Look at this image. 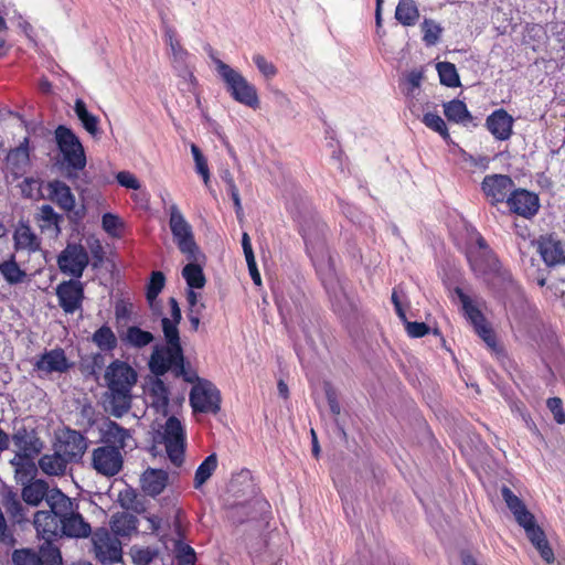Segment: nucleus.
I'll use <instances>...</instances> for the list:
<instances>
[{
    "label": "nucleus",
    "mask_w": 565,
    "mask_h": 565,
    "mask_svg": "<svg viewBox=\"0 0 565 565\" xmlns=\"http://www.w3.org/2000/svg\"><path fill=\"white\" fill-rule=\"evenodd\" d=\"M47 191L51 200L64 211L70 212L75 207V196L66 183L53 180L47 183Z\"/></svg>",
    "instance_id": "nucleus-27"
},
{
    "label": "nucleus",
    "mask_w": 565,
    "mask_h": 565,
    "mask_svg": "<svg viewBox=\"0 0 565 565\" xmlns=\"http://www.w3.org/2000/svg\"><path fill=\"white\" fill-rule=\"evenodd\" d=\"M455 295L458 297L463 317L473 327L476 333L489 345L494 348L497 344V337L490 324L488 323L484 315L477 306V303L463 291L460 287H455Z\"/></svg>",
    "instance_id": "nucleus-6"
},
{
    "label": "nucleus",
    "mask_w": 565,
    "mask_h": 565,
    "mask_svg": "<svg viewBox=\"0 0 565 565\" xmlns=\"http://www.w3.org/2000/svg\"><path fill=\"white\" fill-rule=\"evenodd\" d=\"M169 476L162 469H147L141 476V489L151 497L160 494L168 484Z\"/></svg>",
    "instance_id": "nucleus-26"
},
{
    "label": "nucleus",
    "mask_w": 565,
    "mask_h": 565,
    "mask_svg": "<svg viewBox=\"0 0 565 565\" xmlns=\"http://www.w3.org/2000/svg\"><path fill=\"white\" fill-rule=\"evenodd\" d=\"M135 527L134 518L126 513L114 516L111 521V533L115 535H128L132 530H135Z\"/></svg>",
    "instance_id": "nucleus-46"
},
{
    "label": "nucleus",
    "mask_w": 565,
    "mask_h": 565,
    "mask_svg": "<svg viewBox=\"0 0 565 565\" xmlns=\"http://www.w3.org/2000/svg\"><path fill=\"white\" fill-rule=\"evenodd\" d=\"M89 263L86 248L76 243H68L57 257L60 270L74 278H81Z\"/></svg>",
    "instance_id": "nucleus-15"
},
{
    "label": "nucleus",
    "mask_w": 565,
    "mask_h": 565,
    "mask_svg": "<svg viewBox=\"0 0 565 565\" xmlns=\"http://www.w3.org/2000/svg\"><path fill=\"white\" fill-rule=\"evenodd\" d=\"M253 62L265 78L270 79L277 75L276 66L265 56L256 54L253 56Z\"/></svg>",
    "instance_id": "nucleus-54"
},
{
    "label": "nucleus",
    "mask_w": 565,
    "mask_h": 565,
    "mask_svg": "<svg viewBox=\"0 0 565 565\" xmlns=\"http://www.w3.org/2000/svg\"><path fill=\"white\" fill-rule=\"evenodd\" d=\"M406 322L407 334L412 338H422L429 333V327L425 322Z\"/></svg>",
    "instance_id": "nucleus-58"
},
{
    "label": "nucleus",
    "mask_w": 565,
    "mask_h": 565,
    "mask_svg": "<svg viewBox=\"0 0 565 565\" xmlns=\"http://www.w3.org/2000/svg\"><path fill=\"white\" fill-rule=\"evenodd\" d=\"M164 287V276L161 271H153L147 289V299L150 305L157 299Z\"/></svg>",
    "instance_id": "nucleus-52"
},
{
    "label": "nucleus",
    "mask_w": 565,
    "mask_h": 565,
    "mask_svg": "<svg viewBox=\"0 0 565 565\" xmlns=\"http://www.w3.org/2000/svg\"><path fill=\"white\" fill-rule=\"evenodd\" d=\"M55 489L49 490V486L45 481L36 479L30 481L22 489L23 500L31 505H39L43 499L47 502L50 494Z\"/></svg>",
    "instance_id": "nucleus-30"
},
{
    "label": "nucleus",
    "mask_w": 565,
    "mask_h": 565,
    "mask_svg": "<svg viewBox=\"0 0 565 565\" xmlns=\"http://www.w3.org/2000/svg\"><path fill=\"white\" fill-rule=\"evenodd\" d=\"M166 41L170 46L174 62L184 64L188 56V52L181 46L173 31H167Z\"/></svg>",
    "instance_id": "nucleus-51"
},
{
    "label": "nucleus",
    "mask_w": 565,
    "mask_h": 565,
    "mask_svg": "<svg viewBox=\"0 0 565 565\" xmlns=\"http://www.w3.org/2000/svg\"><path fill=\"white\" fill-rule=\"evenodd\" d=\"M40 557L43 564L46 565H62V556L60 550L52 544L51 541H45L40 547Z\"/></svg>",
    "instance_id": "nucleus-50"
},
{
    "label": "nucleus",
    "mask_w": 565,
    "mask_h": 565,
    "mask_svg": "<svg viewBox=\"0 0 565 565\" xmlns=\"http://www.w3.org/2000/svg\"><path fill=\"white\" fill-rule=\"evenodd\" d=\"M505 204L512 214L526 220L533 218L541 207L540 198L535 192L515 186Z\"/></svg>",
    "instance_id": "nucleus-16"
},
{
    "label": "nucleus",
    "mask_w": 565,
    "mask_h": 565,
    "mask_svg": "<svg viewBox=\"0 0 565 565\" xmlns=\"http://www.w3.org/2000/svg\"><path fill=\"white\" fill-rule=\"evenodd\" d=\"M247 263V266H248V270H249V275L254 281L255 285L257 286H260L262 285V278H260V274L257 269V265H256V260L255 258H252L246 260Z\"/></svg>",
    "instance_id": "nucleus-63"
},
{
    "label": "nucleus",
    "mask_w": 565,
    "mask_h": 565,
    "mask_svg": "<svg viewBox=\"0 0 565 565\" xmlns=\"http://www.w3.org/2000/svg\"><path fill=\"white\" fill-rule=\"evenodd\" d=\"M514 186L515 183L513 179L502 173L488 174L480 184L481 192L491 206L505 203Z\"/></svg>",
    "instance_id": "nucleus-14"
},
{
    "label": "nucleus",
    "mask_w": 565,
    "mask_h": 565,
    "mask_svg": "<svg viewBox=\"0 0 565 565\" xmlns=\"http://www.w3.org/2000/svg\"><path fill=\"white\" fill-rule=\"evenodd\" d=\"M440 83L447 87H458L460 78L455 64L450 62H439L436 65Z\"/></svg>",
    "instance_id": "nucleus-39"
},
{
    "label": "nucleus",
    "mask_w": 565,
    "mask_h": 565,
    "mask_svg": "<svg viewBox=\"0 0 565 565\" xmlns=\"http://www.w3.org/2000/svg\"><path fill=\"white\" fill-rule=\"evenodd\" d=\"M0 274L6 281L11 285L22 282L26 276L25 271L17 264L14 255H11L9 259L0 263Z\"/></svg>",
    "instance_id": "nucleus-35"
},
{
    "label": "nucleus",
    "mask_w": 565,
    "mask_h": 565,
    "mask_svg": "<svg viewBox=\"0 0 565 565\" xmlns=\"http://www.w3.org/2000/svg\"><path fill=\"white\" fill-rule=\"evenodd\" d=\"M135 494L131 491H126L120 494L121 505L126 509L137 510V507L134 503Z\"/></svg>",
    "instance_id": "nucleus-64"
},
{
    "label": "nucleus",
    "mask_w": 565,
    "mask_h": 565,
    "mask_svg": "<svg viewBox=\"0 0 565 565\" xmlns=\"http://www.w3.org/2000/svg\"><path fill=\"white\" fill-rule=\"evenodd\" d=\"M35 370L44 375L52 373H64L68 371L73 363L68 361L64 350L53 349L44 352L34 364Z\"/></svg>",
    "instance_id": "nucleus-20"
},
{
    "label": "nucleus",
    "mask_w": 565,
    "mask_h": 565,
    "mask_svg": "<svg viewBox=\"0 0 565 565\" xmlns=\"http://www.w3.org/2000/svg\"><path fill=\"white\" fill-rule=\"evenodd\" d=\"M162 441L170 462L180 467L184 461L185 433L178 418H168L163 426Z\"/></svg>",
    "instance_id": "nucleus-10"
},
{
    "label": "nucleus",
    "mask_w": 565,
    "mask_h": 565,
    "mask_svg": "<svg viewBox=\"0 0 565 565\" xmlns=\"http://www.w3.org/2000/svg\"><path fill=\"white\" fill-rule=\"evenodd\" d=\"M29 138H24L18 147L7 156V168L14 177H22L30 170Z\"/></svg>",
    "instance_id": "nucleus-23"
},
{
    "label": "nucleus",
    "mask_w": 565,
    "mask_h": 565,
    "mask_svg": "<svg viewBox=\"0 0 565 565\" xmlns=\"http://www.w3.org/2000/svg\"><path fill=\"white\" fill-rule=\"evenodd\" d=\"M55 449L70 462L77 461L85 454L87 441L78 431L65 428L56 434Z\"/></svg>",
    "instance_id": "nucleus-18"
},
{
    "label": "nucleus",
    "mask_w": 565,
    "mask_h": 565,
    "mask_svg": "<svg viewBox=\"0 0 565 565\" xmlns=\"http://www.w3.org/2000/svg\"><path fill=\"white\" fill-rule=\"evenodd\" d=\"M122 465V454L116 447L100 446L92 452V466L102 476H116L121 470Z\"/></svg>",
    "instance_id": "nucleus-17"
},
{
    "label": "nucleus",
    "mask_w": 565,
    "mask_h": 565,
    "mask_svg": "<svg viewBox=\"0 0 565 565\" xmlns=\"http://www.w3.org/2000/svg\"><path fill=\"white\" fill-rule=\"evenodd\" d=\"M93 552L98 562L111 565L121 559V543L106 529H97L92 535Z\"/></svg>",
    "instance_id": "nucleus-11"
},
{
    "label": "nucleus",
    "mask_w": 565,
    "mask_h": 565,
    "mask_svg": "<svg viewBox=\"0 0 565 565\" xmlns=\"http://www.w3.org/2000/svg\"><path fill=\"white\" fill-rule=\"evenodd\" d=\"M153 335L139 327H129L122 337V340L134 348H143L153 341Z\"/></svg>",
    "instance_id": "nucleus-37"
},
{
    "label": "nucleus",
    "mask_w": 565,
    "mask_h": 565,
    "mask_svg": "<svg viewBox=\"0 0 565 565\" xmlns=\"http://www.w3.org/2000/svg\"><path fill=\"white\" fill-rule=\"evenodd\" d=\"M47 505L58 515L62 535L70 537H86L90 533V526L78 513L77 504L66 497L61 490H54Z\"/></svg>",
    "instance_id": "nucleus-3"
},
{
    "label": "nucleus",
    "mask_w": 565,
    "mask_h": 565,
    "mask_svg": "<svg viewBox=\"0 0 565 565\" xmlns=\"http://www.w3.org/2000/svg\"><path fill=\"white\" fill-rule=\"evenodd\" d=\"M68 460L56 449L52 455H44L39 460L41 470L49 476H61L66 471Z\"/></svg>",
    "instance_id": "nucleus-32"
},
{
    "label": "nucleus",
    "mask_w": 565,
    "mask_h": 565,
    "mask_svg": "<svg viewBox=\"0 0 565 565\" xmlns=\"http://www.w3.org/2000/svg\"><path fill=\"white\" fill-rule=\"evenodd\" d=\"M132 562L136 565H149L154 558L158 557L159 552L153 547H132L130 550Z\"/></svg>",
    "instance_id": "nucleus-47"
},
{
    "label": "nucleus",
    "mask_w": 565,
    "mask_h": 565,
    "mask_svg": "<svg viewBox=\"0 0 565 565\" xmlns=\"http://www.w3.org/2000/svg\"><path fill=\"white\" fill-rule=\"evenodd\" d=\"M217 75L224 82L227 92L232 98L252 109H257L260 105L257 88L249 83L242 73L224 63L217 57L212 56Z\"/></svg>",
    "instance_id": "nucleus-4"
},
{
    "label": "nucleus",
    "mask_w": 565,
    "mask_h": 565,
    "mask_svg": "<svg viewBox=\"0 0 565 565\" xmlns=\"http://www.w3.org/2000/svg\"><path fill=\"white\" fill-rule=\"evenodd\" d=\"M169 305L170 317L161 319L166 344L154 345L149 360V369L157 376L163 375L170 370L181 374L184 370V356L178 329L182 319L181 309L175 298H170Z\"/></svg>",
    "instance_id": "nucleus-1"
},
{
    "label": "nucleus",
    "mask_w": 565,
    "mask_h": 565,
    "mask_svg": "<svg viewBox=\"0 0 565 565\" xmlns=\"http://www.w3.org/2000/svg\"><path fill=\"white\" fill-rule=\"evenodd\" d=\"M324 393L326 398L328 402V405L330 407V412L332 415L338 416L341 413V407L338 398L337 391L332 387V385L329 382L324 383Z\"/></svg>",
    "instance_id": "nucleus-57"
},
{
    "label": "nucleus",
    "mask_w": 565,
    "mask_h": 565,
    "mask_svg": "<svg viewBox=\"0 0 565 565\" xmlns=\"http://www.w3.org/2000/svg\"><path fill=\"white\" fill-rule=\"evenodd\" d=\"M169 225L179 249L186 255L190 262H198L200 253L194 242L192 227L177 205L170 206Z\"/></svg>",
    "instance_id": "nucleus-7"
},
{
    "label": "nucleus",
    "mask_w": 565,
    "mask_h": 565,
    "mask_svg": "<svg viewBox=\"0 0 565 565\" xmlns=\"http://www.w3.org/2000/svg\"><path fill=\"white\" fill-rule=\"evenodd\" d=\"M38 535L44 541L62 535L61 522L58 515L50 508V511H38L33 520Z\"/></svg>",
    "instance_id": "nucleus-21"
},
{
    "label": "nucleus",
    "mask_w": 565,
    "mask_h": 565,
    "mask_svg": "<svg viewBox=\"0 0 565 565\" xmlns=\"http://www.w3.org/2000/svg\"><path fill=\"white\" fill-rule=\"evenodd\" d=\"M501 494L507 503V507L513 514H516L518 510H521L525 507L524 502L516 495L514 492L507 486H503L501 489Z\"/></svg>",
    "instance_id": "nucleus-55"
},
{
    "label": "nucleus",
    "mask_w": 565,
    "mask_h": 565,
    "mask_svg": "<svg viewBox=\"0 0 565 565\" xmlns=\"http://www.w3.org/2000/svg\"><path fill=\"white\" fill-rule=\"evenodd\" d=\"M60 306L66 313H74L82 306L83 286L78 280L61 282L56 288Z\"/></svg>",
    "instance_id": "nucleus-19"
},
{
    "label": "nucleus",
    "mask_w": 565,
    "mask_h": 565,
    "mask_svg": "<svg viewBox=\"0 0 565 565\" xmlns=\"http://www.w3.org/2000/svg\"><path fill=\"white\" fill-rule=\"evenodd\" d=\"M0 542L12 546L15 543L13 532L8 527L7 521L0 511Z\"/></svg>",
    "instance_id": "nucleus-59"
},
{
    "label": "nucleus",
    "mask_w": 565,
    "mask_h": 565,
    "mask_svg": "<svg viewBox=\"0 0 565 565\" xmlns=\"http://www.w3.org/2000/svg\"><path fill=\"white\" fill-rule=\"evenodd\" d=\"M182 276L185 279L188 286L192 289H201L205 285V277L203 270L196 264H188L182 270Z\"/></svg>",
    "instance_id": "nucleus-41"
},
{
    "label": "nucleus",
    "mask_w": 565,
    "mask_h": 565,
    "mask_svg": "<svg viewBox=\"0 0 565 565\" xmlns=\"http://www.w3.org/2000/svg\"><path fill=\"white\" fill-rule=\"evenodd\" d=\"M145 393L152 408L163 415L168 414L169 390L162 380L150 379Z\"/></svg>",
    "instance_id": "nucleus-24"
},
{
    "label": "nucleus",
    "mask_w": 565,
    "mask_h": 565,
    "mask_svg": "<svg viewBox=\"0 0 565 565\" xmlns=\"http://www.w3.org/2000/svg\"><path fill=\"white\" fill-rule=\"evenodd\" d=\"M14 457L10 463L15 468L17 475L34 471L33 459L43 449V441L35 431L19 429L12 436Z\"/></svg>",
    "instance_id": "nucleus-5"
},
{
    "label": "nucleus",
    "mask_w": 565,
    "mask_h": 565,
    "mask_svg": "<svg viewBox=\"0 0 565 565\" xmlns=\"http://www.w3.org/2000/svg\"><path fill=\"white\" fill-rule=\"evenodd\" d=\"M116 180L121 186L126 189L139 190L141 188L140 181L129 171H119L116 174Z\"/></svg>",
    "instance_id": "nucleus-56"
},
{
    "label": "nucleus",
    "mask_w": 565,
    "mask_h": 565,
    "mask_svg": "<svg viewBox=\"0 0 565 565\" xmlns=\"http://www.w3.org/2000/svg\"><path fill=\"white\" fill-rule=\"evenodd\" d=\"M513 515L518 524L524 529L527 539L539 551L541 557L548 564L553 563L555 559L554 552L543 529L536 524L534 515L526 507L518 510L516 514Z\"/></svg>",
    "instance_id": "nucleus-8"
},
{
    "label": "nucleus",
    "mask_w": 565,
    "mask_h": 565,
    "mask_svg": "<svg viewBox=\"0 0 565 565\" xmlns=\"http://www.w3.org/2000/svg\"><path fill=\"white\" fill-rule=\"evenodd\" d=\"M190 404L194 413L216 414L221 405L220 391L210 381L199 379L191 390Z\"/></svg>",
    "instance_id": "nucleus-12"
},
{
    "label": "nucleus",
    "mask_w": 565,
    "mask_h": 565,
    "mask_svg": "<svg viewBox=\"0 0 565 565\" xmlns=\"http://www.w3.org/2000/svg\"><path fill=\"white\" fill-rule=\"evenodd\" d=\"M422 121L427 128L438 132L445 140L450 138L445 120L437 113L424 114Z\"/></svg>",
    "instance_id": "nucleus-43"
},
{
    "label": "nucleus",
    "mask_w": 565,
    "mask_h": 565,
    "mask_svg": "<svg viewBox=\"0 0 565 565\" xmlns=\"http://www.w3.org/2000/svg\"><path fill=\"white\" fill-rule=\"evenodd\" d=\"M173 552L179 561V565H194L195 564V552L194 550L183 543L182 541H175Z\"/></svg>",
    "instance_id": "nucleus-49"
},
{
    "label": "nucleus",
    "mask_w": 565,
    "mask_h": 565,
    "mask_svg": "<svg viewBox=\"0 0 565 565\" xmlns=\"http://www.w3.org/2000/svg\"><path fill=\"white\" fill-rule=\"evenodd\" d=\"M104 379L109 391L111 414L120 417L131 407V390L137 383V372L128 363L115 360L106 367Z\"/></svg>",
    "instance_id": "nucleus-2"
},
{
    "label": "nucleus",
    "mask_w": 565,
    "mask_h": 565,
    "mask_svg": "<svg viewBox=\"0 0 565 565\" xmlns=\"http://www.w3.org/2000/svg\"><path fill=\"white\" fill-rule=\"evenodd\" d=\"M55 139L68 168L83 170L86 166L84 148L73 131L64 126L55 130Z\"/></svg>",
    "instance_id": "nucleus-9"
},
{
    "label": "nucleus",
    "mask_w": 565,
    "mask_h": 565,
    "mask_svg": "<svg viewBox=\"0 0 565 565\" xmlns=\"http://www.w3.org/2000/svg\"><path fill=\"white\" fill-rule=\"evenodd\" d=\"M14 565H43L40 555L31 548L15 550L12 554Z\"/></svg>",
    "instance_id": "nucleus-45"
},
{
    "label": "nucleus",
    "mask_w": 565,
    "mask_h": 565,
    "mask_svg": "<svg viewBox=\"0 0 565 565\" xmlns=\"http://www.w3.org/2000/svg\"><path fill=\"white\" fill-rule=\"evenodd\" d=\"M301 233H302V237L305 239L307 254L309 255V257L313 262L315 258H316V255H317L315 241L310 238V236H309V234L307 233L306 230H302Z\"/></svg>",
    "instance_id": "nucleus-62"
},
{
    "label": "nucleus",
    "mask_w": 565,
    "mask_h": 565,
    "mask_svg": "<svg viewBox=\"0 0 565 565\" xmlns=\"http://www.w3.org/2000/svg\"><path fill=\"white\" fill-rule=\"evenodd\" d=\"M487 128L500 141H505L513 134V118L503 108L494 110L487 118Z\"/></svg>",
    "instance_id": "nucleus-22"
},
{
    "label": "nucleus",
    "mask_w": 565,
    "mask_h": 565,
    "mask_svg": "<svg viewBox=\"0 0 565 565\" xmlns=\"http://www.w3.org/2000/svg\"><path fill=\"white\" fill-rule=\"evenodd\" d=\"M129 438V431L115 422H108L102 428V439L106 444L105 446L116 447L121 450L127 446Z\"/></svg>",
    "instance_id": "nucleus-29"
},
{
    "label": "nucleus",
    "mask_w": 565,
    "mask_h": 565,
    "mask_svg": "<svg viewBox=\"0 0 565 565\" xmlns=\"http://www.w3.org/2000/svg\"><path fill=\"white\" fill-rule=\"evenodd\" d=\"M546 407L552 413L553 419L558 425L565 424V409L561 397H550L546 399Z\"/></svg>",
    "instance_id": "nucleus-53"
},
{
    "label": "nucleus",
    "mask_w": 565,
    "mask_h": 565,
    "mask_svg": "<svg viewBox=\"0 0 565 565\" xmlns=\"http://www.w3.org/2000/svg\"><path fill=\"white\" fill-rule=\"evenodd\" d=\"M217 467V458L215 454L207 456L198 467L194 476V487L201 488L213 475Z\"/></svg>",
    "instance_id": "nucleus-38"
},
{
    "label": "nucleus",
    "mask_w": 565,
    "mask_h": 565,
    "mask_svg": "<svg viewBox=\"0 0 565 565\" xmlns=\"http://www.w3.org/2000/svg\"><path fill=\"white\" fill-rule=\"evenodd\" d=\"M533 245L547 268H557L565 265V244L556 233L540 235L533 242Z\"/></svg>",
    "instance_id": "nucleus-13"
},
{
    "label": "nucleus",
    "mask_w": 565,
    "mask_h": 565,
    "mask_svg": "<svg viewBox=\"0 0 565 565\" xmlns=\"http://www.w3.org/2000/svg\"><path fill=\"white\" fill-rule=\"evenodd\" d=\"M74 110H75L76 116L81 120L83 127L85 128V130L87 132H89L90 135L96 136L98 132V124H99L98 117L90 114L87 110L86 105L82 99H77L75 102Z\"/></svg>",
    "instance_id": "nucleus-36"
},
{
    "label": "nucleus",
    "mask_w": 565,
    "mask_h": 565,
    "mask_svg": "<svg viewBox=\"0 0 565 565\" xmlns=\"http://www.w3.org/2000/svg\"><path fill=\"white\" fill-rule=\"evenodd\" d=\"M61 216L50 205H43L39 213V226L43 232L56 237L61 233Z\"/></svg>",
    "instance_id": "nucleus-34"
},
{
    "label": "nucleus",
    "mask_w": 565,
    "mask_h": 565,
    "mask_svg": "<svg viewBox=\"0 0 565 565\" xmlns=\"http://www.w3.org/2000/svg\"><path fill=\"white\" fill-rule=\"evenodd\" d=\"M465 161L469 162L470 166H472L481 171H486L490 164V158L488 156L475 157L472 154H466Z\"/></svg>",
    "instance_id": "nucleus-60"
},
{
    "label": "nucleus",
    "mask_w": 565,
    "mask_h": 565,
    "mask_svg": "<svg viewBox=\"0 0 565 565\" xmlns=\"http://www.w3.org/2000/svg\"><path fill=\"white\" fill-rule=\"evenodd\" d=\"M444 114L449 121L467 125L473 117L467 108V105L459 99H452L444 104Z\"/></svg>",
    "instance_id": "nucleus-33"
},
{
    "label": "nucleus",
    "mask_w": 565,
    "mask_h": 565,
    "mask_svg": "<svg viewBox=\"0 0 565 565\" xmlns=\"http://www.w3.org/2000/svg\"><path fill=\"white\" fill-rule=\"evenodd\" d=\"M93 342L102 351H110L116 348L117 338H116L114 331L109 327L103 326L94 332Z\"/></svg>",
    "instance_id": "nucleus-40"
},
{
    "label": "nucleus",
    "mask_w": 565,
    "mask_h": 565,
    "mask_svg": "<svg viewBox=\"0 0 565 565\" xmlns=\"http://www.w3.org/2000/svg\"><path fill=\"white\" fill-rule=\"evenodd\" d=\"M191 153L194 159L196 173L202 177L204 185L206 188H209L210 186V170H209V166H207V161H206L205 157L201 152L200 148L194 143L191 145Z\"/></svg>",
    "instance_id": "nucleus-44"
},
{
    "label": "nucleus",
    "mask_w": 565,
    "mask_h": 565,
    "mask_svg": "<svg viewBox=\"0 0 565 565\" xmlns=\"http://www.w3.org/2000/svg\"><path fill=\"white\" fill-rule=\"evenodd\" d=\"M468 260L472 270L479 275L497 273L500 269V262L494 252L470 250Z\"/></svg>",
    "instance_id": "nucleus-25"
},
{
    "label": "nucleus",
    "mask_w": 565,
    "mask_h": 565,
    "mask_svg": "<svg viewBox=\"0 0 565 565\" xmlns=\"http://www.w3.org/2000/svg\"><path fill=\"white\" fill-rule=\"evenodd\" d=\"M419 9L414 0H399L395 9V19L404 26H414L419 20Z\"/></svg>",
    "instance_id": "nucleus-31"
},
{
    "label": "nucleus",
    "mask_w": 565,
    "mask_h": 565,
    "mask_svg": "<svg viewBox=\"0 0 565 565\" xmlns=\"http://www.w3.org/2000/svg\"><path fill=\"white\" fill-rule=\"evenodd\" d=\"M422 30H423V41L427 46L435 45L443 32V29L439 24H437L435 21L430 19H425L422 23Z\"/></svg>",
    "instance_id": "nucleus-48"
},
{
    "label": "nucleus",
    "mask_w": 565,
    "mask_h": 565,
    "mask_svg": "<svg viewBox=\"0 0 565 565\" xmlns=\"http://www.w3.org/2000/svg\"><path fill=\"white\" fill-rule=\"evenodd\" d=\"M103 230L111 237H120L124 228V220L114 213H105L102 217Z\"/></svg>",
    "instance_id": "nucleus-42"
},
{
    "label": "nucleus",
    "mask_w": 565,
    "mask_h": 565,
    "mask_svg": "<svg viewBox=\"0 0 565 565\" xmlns=\"http://www.w3.org/2000/svg\"><path fill=\"white\" fill-rule=\"evenodd\" d=\"M423 77V72L418 70H413L406 75L405 81L409 86V92H413L420 86Z\"/></svg>",
    "instance_id": "nucleus-61"
},
{
    "label": "nucleus",
    "mask_w": 565,
    "mask_h": 565,
    "mask_svg": "<svg viewBox=\"0 0 565 565\" xmlns=\"http://www.w3.org/2000/svg\"><path fill=\"white\" fill-rule=\"evenodd\" d=\"M15 250L26 252L28 254L38 252L41 247V241L35 233L26 225H19L13 234Z\"/></svg>",
    "instance_id": "nucleus-28"
}]
</instances>
